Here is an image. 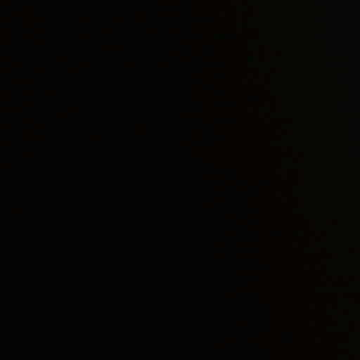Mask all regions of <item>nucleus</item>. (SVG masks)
Masks as SVG:
<instances>
[{
	"mask_svg": "<svg viewBox=\"0 0 360 360\" xmlns=\"http://www.w3.org/2000/svg\"><path fill=\"white\" fill-rule=\"evenodd\" d=\"M316 176H309V217H308V261H309V347L310 352L307 354V360H319L312 354L316 347L315 330L318 316L315 311L316 303V252L315 240H316Z\"/></svg>",
	"mask_w": 360,
	"mask_h": 360,
	"instance_id": "obj_1",
	"label": "nucleus"
}]
</instances>
